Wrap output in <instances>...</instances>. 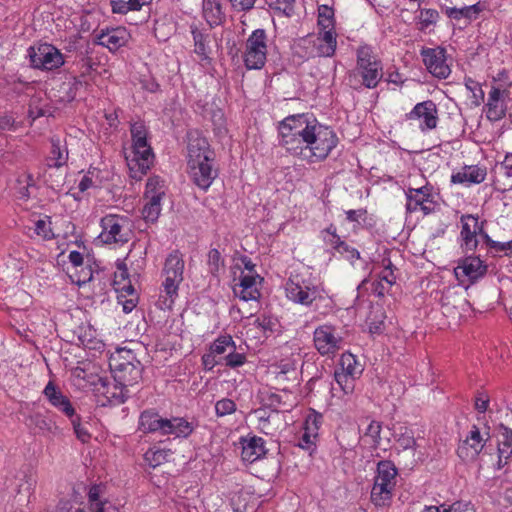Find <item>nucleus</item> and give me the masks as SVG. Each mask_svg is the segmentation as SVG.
<instances>
[{"label":"nucleus","instance_id":"nucleus-1","mask_svg":"<svg viewBox=\"0 0 512 512\" xmlns=\"http://www.w3.org/2000/svg\"><path fill=\"white\" fill-rule=\"evenodd\" d=\"M356 66L345 76L346 84L355 91L374 89L383 77V66L369 45H361L356 51Z\"/></svg>","mask_w":512,"mask_h":512},{"label":"nucleus","instance_id":"nucleus-2","mask_svg":"<svg viewBox=\"0 0 512 512\" xmlns=\"http://www.w3.org/2000/svg\"><path fill=\"white\" fill-rule=\"evenodd\" d=\"M132 138V156H126L131 172L144 175L153 165L154 153L148 142V131L143 122H135L130 127Z\"/></svg>","mask_w":512,"mask_h":512},{"label":"nucleus","instance_id":"nucleus-3","mask_svg":"<svg viewBox=\"0 0 512 512\" xmlns=\"http://www.w3.org/2000/svg\"><path fill=\"white\" fill-rule=\"evenodd\" d=\"M109 367L114 381L128 389L142 379L143 365L131 350L118 349L110 358Z\"/></svg>","mask_w":512,"mask_h":512},{"label":"nucleus","instance_id":"nucleus-4","mask_svg":"<svg viewBox=\"0 0 512 512\" xmlns=\"http://www.w3.org/2000/svg\"><path fill=\"white\" fill-rule=\"evenodd\" d=\"M397 468L390 460H382L377 464V475L371 490V501L376 506L388 505L396 485Z\"/></svg>","mask_w":512,"mask_h":512},{"label":"nucleus","instance_id":"nucleus-5","mask_svg":"<svg viewBox=\"0 0 512 512\" xmlns=\"http://www.w3.org/2000/svg\"><path fill=\"white\" fill-rule=\"evenodd\" d=\"M285 290L289 300L304 306H311L323 298L322 290L309 276L302 273H292L286 282Z\"/></svg>","mask_w":512,"mask_h":512},{"label":"nucleus","instance_id":"nucleus-6","mask_svg":"<svg viewBox=\"0 0 512 512\" xmlns=\"http://www.w3.org/2000/svg\"><path fill=\"white\" fill-rule=\"evenodd\" d=\"M102 232L99 235L105 244H125L132 237V221L124 215L108 214L100 221Z\"/></svg>","mask_w":512,"mask_h":512},{"label":"nucleus","instance_id":"nucleus-7","mask_svg":"<svg viewBox=\"0 0 512 512\" xmlns=\"http://www.w3.org/2000/svg\"><path fill=\"white\" fill-rule=\"evenodd\" d=\"M315 137L308 144V161L317 162L327 158L329 153L337 146L338 137L329 127L316 122Z\"/></svg>","mask_w":512,"mask_h":512},{"label":"nucleus","instance_id":"nucleus-8","mask_svg":"<svg viewBox=\"0 0 512 512\" xmlns=\"http://www.w3.org/2000/svg\"><path fill=\"white\" fill-rule=\"evenodd\" d=\"M267 34L264 29H256L246 40L244 64L247 69H261L266 63Z\"/></svg>","mask_w":512,"mask_h":512},{"label":"nucleus","instance_id":"nucleus-9","mask_svg":"<svg viewBox=\"0 0 512 512\" xmlns=\"http://www.w3.org/2000/svg\"><path fill=\"white\" fill-rule=\"evenodd\" d=\"M433 186L426 183L419 188L408 187L405 191L406 195V212L414 213L421 210L424 215L433 213L437 207V202L432 196Z\"/></svg>","mask_w":512,"mask_h":512},{"label":"nucleus","instance_id":"nucleus-10","mask_svg":"<svg viewBox=\"0 0 512 512\" xmlns=\"http://www.w3.org/2000/svg\"><path fill=\"white\" fill-rule=\"evenodd\" d=\"M28 57L33 68L52 70L64 64L63 55L51 44H40L28 49Z\"/></svg>","mask_w":512,"mask_h":512},{"label":"nucleus","instance_id":"nucleus-11","mask_svg":"<svg viewBox=\"0 0 512 512\" xmlns=\"http://www.w3.org/2000/svg\"><path fill=\"white\" fill-rule=\"evenodd\" d=\"M292 117H286L278 124L279 145L294 156L308 160V146H306L291 129Z\"/></svg>","mask_w":512,"mask_h":512},{"label":"nucleus","instance_id":"nucleus-12","mask_svg":"<svg viewBox=\"0 0 512 512\" xmlns=\"http://www.w3.org/2000/svg\"><path fill=\"white\" fill-rule=\"evenodd\" d=\"M420 55L426 69L438 79H446L450 73V66L447 64L446 49L443 47L422 48Z\"/></svg>","mask_w":512,"mask_h":512},{"label":"nucleus","instance_id":"nucleus-13","mask_svg":"<svg viewBox=\"0 0 512 512\" xmlns=\"http://www.w3.org/2000/svg\"><path fill=\"white\" fill-rule=\"evenodd\" d=\"M187 166L192 181L203 190H207L218 176L215 161L187 162Z\"/></svg>","mask_w":512,"mask_h":512},{"label":"nucleus","instance_id":"nucleus-14","mask_svg":"<svg viewBox=\"0 0 512 512\" xmlns=\"http://www.w3.org/2000/svg\"><path fill=\"white\" fill-rule=\"evenodd\" d=\"M95 391L101 393L111 405L123 404L129 398V389L126 386L110 381L107 377H97L92 382Z\"/></svg>","mask_w":512,"mask_h":512},{"label":"nucleus","instance_id":"nucleus-15","mask_svg":"<svg viewBox=\"0 0 512 512\" xmlns=\"http://www.w3.org/2000/svg\"><path fill=\"white\" fill-rule=\"evenodd\" d=\"M407 120H422L419 127L422 131L432 130L437 127L438 109L432 100L417 103L414 108L406 114Z\"/></svg>","mask_w":512,"mask_h":512},{"label":"nucleus","instance_id":"nucleus-16","mask_svg":"<svg viewBox=\"0 0 512 512\" xmlns=\"http://www.w3.org/2000/svg\"><path fill=\"white\" fill-rule=\"evenodd\" d=\"M188 162L215 161V152L208 140L198 131L188 133Z\"/></svg>","mask_w":512,"mask_h":512},{"label":"nucleus","instance_id":"nucleus-17","mask_svg":"<svg viewBox=\"0 0 512 512\" xmlns=\"http://www.w3.org/2000/svg\"><path fill=\"white\" fill-rule=\"evenodd\" d=\"M456 277L464 281L466 278L469 282L474 283L483 277L487 272V265L478 256H467L454 269Z\"/></svg>","mask_w":512,"mask_h":512},{"label":"nucleus","instance_id":"nucleus-18","mask_svg":"<svg viewBox=\"0 0 512 512\" xmlns=\"http://www.w3.org/2000/svg\"><path fill=\"white\" fill-rule=\"evenodd\" d=\"M170 427L169 419L161 417L152 409L144 410L140 414L138 429L145 434L159 432L161 435H169Z\"/></svg>","mask_w":512,"mask_h":512},{"label":"nucleus","instance_id":"nucleus-19","mask_svg":"<svg viewBox=\"0 0 512 512\" xmlns=\"http://www.w3.org/2000/svg\"><path fill=\"white\" fill-rule=\"evenodd\" d=\"M461 223V247L465 252H474L479 243L477 232H481V224L478 221V217L463 215L461 217Z\"/></svg>","mask_w":512,"mask_h":512},{"label":"nucleus","instance_id":"nucleus-20","mask_svg":"<svg viewBox=\"0 0 512 512\" xmlns=\"http://www.w3.org/2000/svg\"><path fill=\"white\" fill-rule=\"evenodd\" d=\"M484 447L480 430L476 425L472 426L469 435L458 446L457 455L465 462L474 461Z\"/></svg>","mask_w":512,"mask_h":512},{"label":"nucleus","instance_id":"nucleus-21","mask_svg":"<svg viewBox=\"0 0 512 512\" xmlns=\"http://www.w3.org/2000/svg\"><path fill=\"white\" fill-rule=\"evenodd\" d=\"M43 395L53 407L66 417L70 418L76 414L70 399L63 394L61 389L53 381L47 383L43 390Z\"/></svg>","mask_w":512,"mask_h":512},{"label":"nucleus","instance_id":"nucleus-22","mask_svg":"<svg viewBox=\"0 0 512 512\" xmlns=\"http://www.w3.org/2000/svg\"><path fill=\"white\" fill-rule=\"evenodd\" d=\"M341 338L334 335V329L331 326L323 325L314 331V344L318 352L327 355L337 351L340 346Z\"/></svg>","mask_w":512,"mask_h":512},{"label":"nucleus","instance_id":"nucleus-23","mask_svg":"<svg viewBox=\"0 0 512 512\" xmlns=\"http://www.w3.org/2000/svg\"><path fill=\"white\" fill-rule=\"evenodd\" d=\"M240 444L242 445L241 457L245 462L253 463L267 453L265 440L262 437L256 435L241 437Z\"/></svg>","mask_w":512,"mask_h":512},{"label":"nucleus","instance_id":"nucleus-24","mask_svg":"<svg viewBox=\"0 0 512 512\" xmlns=\"http://www.w3.org/2000/svg\"><path fill=\"white\" fill-rule=\"evenodd\" d=\"M288 117H292L294 120V122H290L293 132L300 138L302 143L308 146V144L314 140L317 121H309L308 117L304 114L289 115Z\"/></svg>","mask_w":512,"mask_h":512},{"label":"nucleus","instance_id":"nucleus-25","mask_svg":"<svg viewBox=\"0 0 512 512\" xmlns=\"http://www.w3.org/2000/svg\"><path fill=\"white\" fill-rule=\"evenodd\" d=\"M183 281V278L173 277L171 275H165L163 282V288L165 295H160L158 305L161 309H171L175 298L178 296L179 284Z\"/></svg>","mask_w":512,"mask_h":512},{"label":"nucleus","instance_id":"nucleus-26","mask_svg":"<svg viewBox=\"0 0 512 512\" xmlns=\"http://www.w3.org/2000/svg\"><path fill=\"white\" fill-rule=\"evenodd\" d=\"M486 169L478 166H465L461 171L452 174L451 181L453 183H474L479 184L485 180Z\"/></svg>","mask_w":512,"mask_h":512},{"label":"nucleus","instance_id":"nucleus-27","mask_svg":"<svg viewBox=\"0 0 512 512\" xmlns=\"http://www.w3.org/2000/svg\"><path fill=\"white\" fill-rule=\"evenodd\" d=\"M203 16L208 25L213 28L225 20L220 0H203Z\"/></svg>","mask_w":512,"mask_h":512},{"label":"nucleus","instance_id":"nucleus-28","mask_svg":"<svg viewBox=\"0 0 512 512\" xmlns=\"http://www.w3.org/2000/svg\"><path fill=\"white\" fill-rule=\"evenodd\" d=\"M70 278L72 282L77 284L78 286H82L88 282L94 283L98 280V285L101 286V290L106 288V283L108 279L103 277V271L93 272L90 266L81 267V271L76 272L75 275H71Z\"/></svg>","mask_w":512,"mask_h":512},{"label":"nucleus","instance_id":"nucleus-29","mask_svg":"<svg viewBox=\"0 0 512 512\" xmlns=\"http://www.w3.org/2000/svg\"><path fill=\"white\" fill-rule=\"evenodd\" d=\"M26 425L32 430H38L39 433H52L54 434L58 429L56 423L46 417L45 415L37 412L29 415L26 418Z\"/></svg>","mask_w":512,"mask_h":512},{"label":"nucleus","instance_id":"nucleus-30","mask_svg":"<svg viewBox=\"0 0 512 512\" xmlns=\"http://www.w3.org/2000/svg\"><path fill=\"white\" fill-rule=\"evenodd\" d=\"M323 33H319L316 39L319 43V56L331 57L336 51L337 41L334 28L322 29Z\"/></svg>","mask_w":512,"mask_h":512},{"label":"nucleus","instance_id":"nucleus-31","mask_svg":"<svg viewBox=\"0 0 512 512\" xmlns=\"http://www.w3.org/2000/svg\"><path fill=\"white\" fill-rule=\"evenodd\" d=\"M98 40L100 45L107 47L110 51H116L126 42L125 31L112 29L111 31L102 32L98 36Z\"/></svg>","mask_w":512,"mask_h":512},{"label":"nucleus","instance_id":"nucleus-32","mask_svg":"<svg viewBox=\"0 0 512 512\" xmlns=\"http://www.w3.org/2000/svg\"><path fill=\"white\" fill-rule=\"evenodd\" d=\"M152 0H111L112 13L125 15L130 11H140L144 6L150 5Z\"/></svg>","mask_w":512,"mask_h":512},{"label":"nucleus","instance_id":"nucleus-33","mask_svg":"<svg viewBox=\"0 0 512 512\" xmlns=\"http://www.w3.org/2000/svg\"><path fill=\"white\" fill-rule=\"evenodd\" d=\"M442 10H444L445 14L451 19L459 20L461 18H466L472 20L476 19L483 9L480 6V3H476L474 5L464 6L462 8L446 7L444 9L442 7Z\"/></svg>","mask_w":512,"mask_h":512},{"label":"nucleus","instance_id":"nucleus-34","mask_svg":"<svg viewBox=\"0 0 512 512\" xmlns=\"http://www.w3.org/2000/svg\"><path fill=\"white\" fill-rule=\"evenodd\" d=\"M296 53L301 57L319 56V43L314 35H307L298 40L295 45Z\"/></svg>","mask_w":512,"mask_h":512},{"label":"nucleus","instance_id":"nucleus-35","mask_svg":"<svg viewBox=\"0 0 512 512\" xmlns=\"http://www.w3.org/2000/svg\"><path fill=\"white\" fill-rule=\"evenodd\" d=\"M184 261L178 251H174L166 258L163 272L165 275L183 278Z\"/></svg>","mask_w":512,"mask_h":512},{"label":"nucleus","instance_id":"nucleus-36","mask_svg":"<svg viewBox=\"0 0 512 512\" xmlns=\"http://www.w3.org/2000/svg\"><path fill=\"white\" fill-rule=\"evenodd\" d=\"M147 199L148 201L142 210V216L147 223H155L161 213L162 198L160 197V194H157Z\"/></svg>","mask_w":512,"mask_h":512},{"label":"nucleus","instance_id":"nucleus-37","mask_svg":"<svg viewBox=\"0 0 512 512\" xmlns=\"http://www.w3.org/2000/svg\"><path fill=\"white\" fill-rule=\"evenodd\" d=\"M191 33L194 40V52L201 56L202 59L208 58L209 53V34L204 33L202 30L198 29L196 26H191Z\"/></svg>","mask_w":512,"mask_h":512},{"label":"nucleus","instance_id":"nucleus-38","mask_svg":"<svg viewBox=\"0 0 512 512\" xmlns=\"http://www.w3.org/2000/svg\"><path fill=\"white\" fill-rule=\"evenodd\" d=\"M169 422L171 423L170 434L175 435L176 437H183L186 438L189 435L192 434L194 431V426L191 422H188L186 419L181 417H173L169 419Z\"/></svg>","mask_w":512,"mask_h":512},{"label":"nucleus","instance_id":"nucleus-39","mask_svg":"<svg viewBox=\"0 0 512 512\" xmlns=\"http://www.w3.org/2000/svg\"><path fill=\"white\" fill-rule=\"evenodd\" d=\"M235 348V342L231 335H221L210 345V351L212 354L216 355L218 358L223 357L227 351Z\"/></svg>","mask_w":512,"mask_h":512},{"label":"nucleus","instance_id":"nucleus-40","mask_svg":"<svg viewBox=\"0 0 512 512\" xmlns=\"http://www.w3.org/2000/svg\"><path fill=\"white\" fill-rule=\"evenodd\" d=\"M51 159L55 160L53 166L59 168L66 164L68 160V151L66 148H62L60 140L51 139Z\"/></svg>","mask_w":512,"mask_h":512},{"label":"nucleus","instance_id":"nucleus-41","mask_svg":"<svg viewBox=\"0 0 512 512\" xmlns=\"http://www.w3.org/2000/svg\"><path fill=\"white\" fill-rule=\"evenodd\" d=\"M340 365H341L340 371L343 373H347L349 375L356 376V377H358L362 373V369L357 364L355 357L350 353L343 354L341 356Z\"/></svg>","mask_w":512,"mask_h":512},{"label":"nucleus","instance_id":"nucleus-42","mask_svg":"<svg viewBox=\"0 0 512 512\" xmlns=\"http://www.w3.org/2000/svg\"><path fill=\"white\" fill-rule=\"evenodd\" d=\"M318 26L320 29L334 28V10L327 5L318 8Z\"/></svg>","mask_w":512,"mask_h":512},{"label":"nucleus","instance_id":"nucleus-43","mask_svg":"<svg viewBox=\"0 0 512 512\" xmlns=\"http://www.w3.org/2000/svg\"><path fill=\"white\" fill-rule=\"evenodd\" d=\"M334 378L336 383L345 394H351L354 391L356 376L335 370Z\"/></svg>","mask_w":512,"mask_h":512},{"label":"nucleus","instance_id":"nucleus-44","mask_svg":"<svg viewBox=\"0 0 512 512\" xmlns=\"http://www.w3.org/2000/svg\"><path fill=\"white\" fill-rule=\"evenodd\" d=\"M208 267L214 277H218L220 270L224 267V259L216 248L211 249L208 253Z\"/></svg>","mask_w":512,"mask_h":512},{"label":"nucleus","instance_id":"nucleus-45","mask_svg":"<svg viewBox=\"0 0 512 512\" xmlns=\"http://www.w3.org/2000/svg\"><path fill=\"white\" fill-rule=\"evenodd\" d=\"M99 497L100 488L97 485H93L88 492V498L91 506H95L94 512H110L109 509H111L112 506L106 507L107 502H101Z\"/></svg>","mask_w":512,"mask_h":512},{"label":"nucleus","instance_id":"nucleus-46","mask_svg":"<svg viewBox=\"0 0 512 512\" xmlns=\"http://www.w3.org/2000/svg\"><path fill=\"white\" fill-rule=\"evenodd\" d=\"M222 360H225L226 366L234 369L242 366L246 362L247 358L244 353L237 352L235 347L234 349H230L228 354L222 357Z\"/></svg>","mask_w":512,"mask_h":512},{"label":"nucleus","instance_id":"nucleus-47","mask_svg":"<svg viewBox=\"0 0 512 512\" xmlns=\"http://www.w3.org/2000/svg\"><path fill=\"white\" fill-rule=\"evenodd\" d=\"M396 442L402 450H411L414 452L417 447L414 434L408 429H405V431L398 436Z\"/></svg>","mask_w":512,"mask_h":512},{"label":"nucleus","instance_id":"nucleus-48","mask_svg":"<svg viewBox=\"0 0 512 512\" xmlns=\"http://www.w3.org/2000/svg\"><path fill=\"white\" fill-rule=\"evenodd\" d=\"M71 421V424L73 426L74 432L76 434V437L82 442L86 443L90 440L91 435L81 423V418L79 415L75 414L73 417L69 418Z\"/></svg>","mask_w":512,"mask_h":512},{"label":"nucleus","instance_id":"nucleus-49","mask_svg":"<svg viewBox=\"0 0 512 512\" xmlns=\"http://www.w3.org/2000/svg\"><path fill=\"white\" fill-rule=\"evenodd\" d=\"M163 181L160 179V177L155 176L148 179L146 183V191H145V198H150L153 195L160 194V197L162 198L164 196V190Z\"/></svg>","mask_w":512,"mask_h":512},{"label":"nucleus","instance_id":"nucleus-50","mask_svg":"<svg viewBox=\"0 0 512 512\" xmlns=\"http://www.w3.org/2000/svg\"><path fill=\"white\" fill-rule=\"evenodd\" d=\"M145 460L149 466L155 468L167 460L168 452L165 450H148L145 453Z\"/></svg>","mask_w":512,"mask_h":512},{"label":"nucleus","instance_id":"nucleus-51","mask_svg":"<svg viewBox=\"0 0 512 512\" xmlns=\"http://www.w3.org/2000/svg\"><path fill=\"white\" fill-rule=\"evenodd\" d=\"M236 411V404L232 399L223 398L216 402L215 412L219 417L230 415Z\"/></svg>","mask_w":512,"mask_h":512},{"label":"nucleus","instance_id":"nucleus-52","mask_svg":"<svg viewBox=\"0 0 512 512\" xmlns=\"http://www.w3.org/2000/svg\"><path fill=\"white\" fill-rule=\"evenodd\" d=\"M439 19V13L435 9H421L419 20L422 25L421 29L424 30L430 25H433Z\"/></svg>","mask_w":512,"mask_h":512},{"label":"nucleus","instance_id":"nucleus-53","mask_svg":"<svg viewBox=\"0 0 512 512\" xmlns=\"http://www.w3.org/2000/svg\"><path fill=\"white\" fill-rule=\"evenodd\" d=\"M322 419L323 417L321 414L313 411V413L309 414L305 420V431L318 435V430L322 424Z\"/></svg>","mask_w":512,"mask_h":512},{"label":"nucleus","instance_id":"nucleus-54","mask_svg":"<svg viewBox=\"0 0 512 512\" xmlns=\"http://www.w3.org/2000/svg\"><path fill=\"white\" fill-rule=\"evenodd\" d=\"M487 118L491 121H498L505 116V109L502 104L487 102Z\"/></svg>","mask_w":512,"mask_h":512},{"label":"nucleus","instance_id":"nucleus-55","mask_svg":"<svg viewBox=\"0 0 512 512\" xmlns=\"http://www.w3.org/2000/svg\"><path fill=\"white\" fill-rule=\"evenodd\" d=\"M276 324V320L273 317L266 315L259 316L254 321V325L264 333L273 332Z\"/></svg>","mask_w":512,"mask_h":512},{"label":"nucleus","instance_id":"nucleus-56","mask_svg":"<svg viewBox=\"0 0 512 512\" xmlns=\"http://www.w3.org/2000/svg\"><path fill=\"white\" fill-rule=\"evenodd\" d=\"M382 425L380 422L372 421L366 430L365 435L371 437L372 446L376 448L380 444Z\"/></svg>","mask_w":512,"mask_h":512},{"label":"nucleus","instance_id":"nucleus-57","mask_svg":"<svg viewBox=\"0 0 512 512\" xmlns=\"http://www.w3.org/2000/svg\"><path fill=\"white\" fill-rule=\"evenodd\" d=\"M500 440L498 448H505L507 451L512 448V430L503 424L500 425Z\"/></svg>","mask_w":512,"mask_h":512},{"label":"nucleus","instance_id":"nucleus-58","mask_svg":"<svg viewBox=\"0 0 512 512\" xmlns=\"http://www.w3.org/2000/svg\"><path fill=\"white\" fill-rule=\"evenodd\" d=\"M234 293L243 301L258 300L261 296L257 285L247 289L240 288V291H238L237 288H234Z\"/></svg>","mask_w":512,"mask_h":512},{"label":"nucleus","instance_id":"nucleus-59","mask_svg":"<svg viewBox=\"0 0 512 512\" xmlns=\"http://www.w3.org/2000/svg\"><path fill=\"white\" fill-rule=\"evenodd\" d=\"M336 252L343 255L351 263L360 259V252L356 248L348 245L346 242H343Z\"/></svg>","mask_w":512,"mask_h":512},{"label":"nucleus","instance_id":"nucleus-60","mask_svg":"<svg viewBox=\"0 0 512 512\" xmlns=\"http://www.w3.org/2000/svg\"><path fill=\"white\" fill-rule=\"evenodd\" d=\"M51 222H46L43 219H39L35 223V232L37 235L42 236L45 239H51L54 234L52 232V229L50 227Z\"/></svg>","mask_w":512,"mask_h":512},{"label":"nucleus","instance_id":"nucleus-61","mask_svg":"<svg viewBox=\"0 0 512 512\" xmlns=\"http://www.w3.org/2000/svg\"><path fill=\"white\" fill-rule=\"evenodd\" d=\"M221 362L222 357L218 358L216 355L212 354L210 350L202 356V364L205 370H212L216 365L221 364Z\"/></svg>","mask_w":512,"mask_h":512},{"label":"nucleus","instance_id":"nucleus-62","mask_svg":"<svg viewBox=\"0 0 512 512\" xmlns=\"http://www.w3.org/2000/svg\"><path fill=\"white\" fill-rule=\"evenodd\" d=\"M257 280L261 282L263 279L257 274L242 275L240 278L239 288L247 289L257 285Z\"/></svg>","mask_w":512,"mask_h":512},{"label":"nucleus","instance_id":"nucleus-63","mask_svg":"<svg viewBox=\"0 0 512 512\" xmlns=\"http://www.w3.org/2000/svg\"><path fill=\"white\" fill-rule=\"evenodd\" d=\"M318 435L311 434L308 431H304L302 437L299 440V447L305 450L312 449L315 446V439Z\"/></svg>","mask_w":512,"mask_h":512},{"label":"nucleus","instance_id":"nucleus-64","mask_svg":"<svg viewBox=\"0 0 512 512\" xmlns=\"http://www.w3.org/2000/svg\"><path fill=\"white\" fill-rule=\"evenodd\" d=\"M500 168L504 171L507 178H512V153H507L504 160L500 163Z\"/></svg>","mask_w":512,"mask_h":512}]
</instances>
